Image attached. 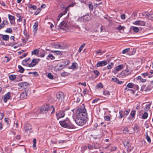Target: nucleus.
Here are the masks:
<instances>
[{
  "mask_svg": "<svg viewBox=\"0 0 153 153\" xmlns=\"http://www.w3.org/2000/svg\"><path fill=\"white\" fill-rule=\"evenodd\" d=\"M88 149L89 150H91L93 149H95L97 148H96L95 147V146H93L90 144L88 145Z\"/></svg>",
  "mask_w": 153,
  "mask_h": 153,
  "instance_id": "nucleus-39",
  "label": "nucleus"
},
{
  "mask_svg": "<svg viewBox=\"0 0 153 153\" xmlns=\"http://www.w3.org/2000/svg\"><path fill=\"white\" fill-rule=\"evenodd\" d=\"M17 16L19 17L18 19H17V21L19 22L21 21L22 19V17L18 14H17Z\"/></svg>",
  "mask_w": 153,
  "mask_h": 153,
  "instance_id": "nucleus-54",
  "label": "nucleus"
},
{
  "mask_svg": "<svg viewBox=\"0 0 153 153\" xmlns=\"http://www.w3.org/2000/svg\"><path fill=\"white\" fill-rule=\"evenodd\" d=\"M39 56L41 57H44L45 54V52L44 50H41L39 52V53H38Z\"/></svg>",
  "mask_w": 153,
  "mask_h": 153,
  "instance_id": "nucleus-24",
  "label": "nucleus"
},
{
  "mask_svg": "<svg viewBox=\"0 0 153 153\" xmlns=\"http://www.w3.org/2000/svg\"><path fill=\"white\" fill-rule=\"evenodd\" d=\"M16 76H18L17 77V78H16V80L17 82L22 81V75H21V74H20L19 75H16Z\"/></svg>",
  "mask_w": 153,
  "mask_h": 153,
  "instance_id": "nucleus-30",
  "label": "nucleus"
},
{
  "mask_svg": "<svg viewBox=\"0 0 153 153\" xmlns=\"http://www.w3.org/2000/svg\"><path fill=\"white\" fill-rule=\"evenodd\" d=\"M85 44L84 43H83L82 45L79 48V49L78 50V52H80L82 51L83 48L85 47Z\"/></svg>",
  "mask_w": 153,
  "mask_h": 153,
  "instance_id": "nucleus-42",
  "label": "nucleus"
},
{
  "mask_svg": "<svg viewBox=\"0 0 153 153\" xmlns=\"http://www.w3.org/2000/svg\"><path fill=\"white\" fill-rule=\"evenodd\" d=\"M147 18L149 20H153V16H146Z\"/></svg>",
  "mask_w": 153,
  "mask_h": 153,
  "instance_id": "nucleus-64",
  "label": "nucleus"
},
{
  "mask_svg": "<svg viewBox=\"0 0 153 153\" xmlns=\"http://www.w3.org/2000/svg\"><path fill=\"white\" fill-rule=\"evenodd\" d=\"M1 36L3 40L5 41H7L9 38V36L7 35H1Z\"/></svg>",
  "mask_w": 153,
  "mask_h": 153,
  "instance_id": "nucleus-26",
  "label": "nucleus"
},
{
  "mask_svg": "<svg viewBox=\"0 0 153 153\" xmlns=\"http://www.w3.org/2000/svg\"><path fill=\"white\" fill-rule=\"evenodd\" d=\"M133 30L135 32L137 33L139 31V29L136 27H133Z\"/></svg>",
  "mask_w": 153,
  "mask_h": 153,
  "instance_id": "nucleus-50",
  "label": "nucleus"
},
{
  "mask_svg": "<svg viewBox=\"0 0 153 153\" xmlns=\"http://www.w3.org/2000/svg\"><path fill=\"white\" fill-rule=\"evenodd\" d=\"M75 121L79 126H82L86 123L87 113L84 104L79 106L76 113Z\"/></svg>",
  "mask_w": 153,
  "mask_h": 153,
  "instance_id": "nucleus-1",
  "label": "nucleus"
},
{
  "mask_svg": "<svg viewBox=\"0 0 153 153\" xmlns=\"http://www.w3.org/2000/svg\"><path fill=\"white\" fill-rule=\"evenodd\" d=\"M18 68L19 69V71L21 73H23L24 72L25 70V69L22 66L20 65H19L18 66Z\"/></svg>",
  "mask_w": 153,
  "mask_h": 153,
  "instance_id": "nucleus-31",
  "label": "nucleus"
},
{
  "mask_svg": "<svg viewBox=\"0 0 153 153\" xmlns=\"http://www.w3.org/2000/svg\"><path fill=\"white\" fill-rule=\"evenodd\" d=\"M107 64L106 61H98L96 64L97 67H99L100 66H103Z\"/></svg>",
  "mask_w": 153,
  "mask_h": 153,
  "instance_id": "nucleus-8",
  "label": "nucleus"
},
{
  "mask_svg": "<svg viewBox=\"0 0 153 153\" xmlns=\"http://www.w3.org/2000/svg\"><path fill=\"white\" fill-rule=\"evenodd\" d=\"M23 33L24 35L25 36V39L27 41L28 38H29V35L27 33L26 30L25 29L24 30Z\"/></svg>",
  "mask_w": 153,
  "mask_h": 153,
  "instance_id": "nucleus-27",
  "label": "nucleus"
},
{
  "mask_svg": "<svg viewBox=\"0 0 153 153\" xmlns=\"http://www.w3.org/2000/svg\"><path fill=\"white\" fill-rule=\"evenodd\" d=\"M114 66V64L112 63H111L110 64H108L107 66V68L108 69H111Z\"/></svg>",
  "mask_w": 153,
  "mask_h": 153,
  "instance_id": "nucleus-43",
  "label": "nucleus"
},
{
  "mask_svg": "<svg viewBox=\"0 0 153 153\" xmlns=\"http://www.w3.org/2000/svg\"><path fill=\"white\" fill-rule=\"evenodd\" d=\"M124 146L126 147H128L129 146V141H125L123 142Z\"/></svg>",
  "mask_w": 153,
  "mask_h": 153,
  "instance_id": "nucleus-34",
  "label": "nucleus"
},
{
  "mask_svg": "<svg viewBox=\"0 0 153 153\" xmlns=\"http://www.w3.org/2000/svg\"><path fill=\"white\" fill-rule=\"evenodd\" d=\"M56 97L58 101L60 102H61L64 99V94L62 92H58L56 94Z\"/></svg>",
  "mask_w": 153,
  "mask_h": 153,
  "instance_id": "nucleus-4",
  "label": "nucleus"
},
{
  "mask_svg": "<svg viewBox=\"0 0 153 153\" xmlns=\"http://www.w3.org/2000/svg\"><path fill=\"white\" fill-rule=\"evenodd\" d=\"M41 10L40 8L37 9L36 11L35 12L34 15H38L40 12Z\"/></svg>",
  "mask_w": 153,
  "mask_h": 153,
  "instance_id": "nucleus-52",
  "label": "nucleus"
},
{
  "mask_svg": "<svg viewBox=\"0 0 153 153\" xmlns=\"http://www.w3.org/2000/svg\"><path fill=\"white\" fill-rule=\"evenodd\" d=\"M103 94L106 96H109L110 95V93L108 91L104 90L103 91Z\"/></svg>",
  "mask_w": 153,
  "mask_h": 153,
  "instance_id": "nucleus-40",
  "label": "nucleus"
},
{
  "mask_svg": "<svg viewBox=\"0 0 153 153\" xmlns=\"http://www.w3.org/2000/svg\"><path fill=\"white\" fill-rule=\"evenodd\" d=\"M151 106V104H146V107L145 108V110L146 111H148L149 110L150 108V107Z\"/></svg>",
  "mask_w": 153,
  "mask_h": 153,
  "instance_id": "nucleus-33",
  "label": "nucleus"
},
{
  "mask_svg": "<svg viewBox=\"0 0 153 153\" xmlns=\"http://www.w3.org/2000/svg\"><path fill=\"white\" fill-rule=\"evenodd\" d=\"M104 119L105 120L108 121H109L111 120V118L108 115L104 116Z\"/></svg>",
  "mask_w": 153,
  "mask_h": 153,
  "instance_id": "nucleus-46",
  "label": "nucleus"
},
{
  "mask_svg": "<svg viewBox=\"0 0 153 153\" xmlns=\"http://www.w3.org/2000/svg\"><path fill=\"white\" fill-rule=\"evenodd\" d=\"M6 33H12V30L11 27L7 28L5 31Z\"/></svg>",
  "mask_w": 153,
  "mask_h": 153,
  "instance_id": "nucleus-44",
  "label": "nucleus"
},
{
  "mask_svg": "<svg viewBox=\"0 0 153 153\" xmlns=\"http://www.w3.org/2000/svg\"><path fill=\"white\" fill-rule=\"evenodd\" d=\"M75 4V3H72L68 5L66 7V9H67L69 8L70 7H73L74 5Z\"/></svg>",
  "mask_w": 153,
  "mask_h": 153,
  "instance_id": "nucleus-55",
  "label": "nucleus"
},
{
  "mask_svg": "<svg viewBox=\"0 0 153 153\" xmlns=\"http://www.w3.org/2000/svg\"><path fill=\"white\" fill-rule=\"evenodd\" d=\"M28 7L29 8L32 9L33 10H36L37 9V7L36 5H33L31 4H29L28 6Z\"/></svg>",
  "mask_w": 153,
  "mask_h": 153,
  "instance_id": "nucleus-25",
  "label": "nucleus"
},
{
  "mask_svg": "<svg viewBox=\"0 0 153 153\" xmlns=\"http://www.w3.org/2000/svg\"><path fill=\"white\" fill-rule=\"evenodd\" d=\"M146 137L147 141L149 142L150 143L151 141V140L150 137L148 135L147 132L146 133Z\"/></svg>",
  "mask_w": 153,
  "mask_h": 153,
  "instance_id": "nucleus-37",
  "label": "nucleus"
},
{
  "mask_svg": "<svg viewBox=\"0 0 153 153\" xmlns=\"http://www.w3.org/2000/svg\"><path fill=\"white\" fill-rule=\"evenodd\" d=\"M48 77L50 79H53V76L51 73H49L48 75Z\"/></svg>",
  "mask_w": 153,
  "mask_h": 153,
  "instance_id": "nucleus-53",
  "label": "nucleus"
},
{
  "mask_svg": "<svg viewBox=\"0 0 153 153\" xmlns=\"http://www.w3.org/2000/svg\"><path fill=\"white\" fill-rule=\"evenodd\" d=\"M56 116L58 120L59 118L63 117L65 115V111L60 110L56 112Z\"/></svg>",
  "mask_w": 153,
  "mask_h": 153,
  "instance_id": "nucleus-5",
  "label": "nucleus"
},
{
  "mask_svg": "<svg viewBox=\"0 0 153 153\" xmlns=\"http://www.w3.org/2000/svg\"><path fill=\"white\" fill-rule=\"evenodd\" d=\"M88 7L92 11L93 9V6L90 4H89Z\"/></svg>",
  "mask_w": 153,
  "mask_h": 153,
  "instance_id": "nucleus-63",
  "label": "nucleus"
},
{
  "mask_svg": "<svg viewBox=\"0 0 153 153\" xmlns=\"http://www.w3.org/2000/svg\"><path fill=\"white\" fill-rule=\"evenodd\" d=\"M133 24L141 26H145L146 24L145 22L144 21L140 20H137Z\"/></svg>",
  "mask_w": 153,
  "mask_h": 153,
  "instance_id": "nucleus-10",
  "label": "nucleus"
},
{
  "mask_svg": "<svg viewBox=\"0 0 153 153\" xmlns=\"http://www.w3.org/2000/svg\"><path fill=\"white\" fill-rule=\"evenodd\" d=\"M52 46L53 48H59L62 49H64L63 46L59 45L58 43H54L52 44Z\"/></svg>",
  "mask_w": 153,
  "mask_h": 153,
  "instance_id": "nucleus-12",
  "label": "nucleus"
},
{
  "mask_svg": "<svg viewBox=\"0 0 153 153\" xmlns=\"http://www.w3.org/2000/svg\"><path fill=\"white\" fill-rule=\"evenodd\" d=\"M111 81L113 82H115L119 84H121L122 83V81H119V79L117 78L116 77L112 78L111 79Z\"/></svg>",
  "mask_w": 153,
  "mask_h": 153,
  "instance_id": "nucleus-20",
  "label": "nucleus"
},
{
  "mask_svg": "<svg viewBox=\"0 0 153 153\" xmlns=\"http://www.w3.org/2000/svg\"><path fill=\"white\" fill-rule=\"evenodd\" d=\"M123 110H121L119 111V114H120V115L118 117L119 119H121L123 117Z\"/></svg>",
  "mask_w": 153,
  "mask_h": 153,
  "instance_id": "nucleus-36",
  "label": "nucleus"
},
{
  "mask_svg": "<svg viewBox=\"0 0 153 153\" xmlns=\"http://www.w3.org/2000/svg\"><path fill=\"white\" fill-rule=\"evenodd\" d=\"M68 25L65 22L63 21L60 23L59 25V27L63 29H65L68 27Z\"/></svg>",
  "mask_w": 153,
  "mask_h": 153,
  "instance_id": "nucleus-9",
  "label": "nucleus"
},
{
  "mask_svg": "<svg viewBox=\"0 0 153 153\" xmlns=\"http://www.w3.org/2000/svg\"><path fill=\"white\" fill-rule=\"evenodd\" d=\"M59 123L61 126L64 128H73L74 127V125L71 122L68 118L63 120L60 121Z\"/></svg>",
  "mask_w": 153,
  "mask_h": 153,
  "instance_id": "nucleus-2",
  "label": "nucleus"
},
{
  "mask_svg": "<svg viewBox=\"0 0 153 153\" xmlns=\"http://www.w3.org/2000/svg\"><path fill=\"white\" fill-rule=\"evenodd\" d=\"M146 89V85H143L141 87V91H145Z\"/></svg>",
  "mask_w": 153,
  "mask_h": 153,
  "instance_id": "nucleus-58",
  "label": "nucleus"
},
{
  "mask_svg": "<svg viewBox=\"0 0 153 153\" xmlns=\"http://www.w3.org/2000/svg\"><path fill=\"white\" fill-rule=\"evenodd\" d=\"M27 97V94L25 91H23L22 92L21 94L20 98L21 100H23L24 99H25Z\"/></svg>",
  "mask_w": 153,
  "mask_h": 153,
  "instance_id": "nucleus-14",
  "label": "nucleus"
},
{
  "mask_svg": "<svg viewBox=\"0 0 153 153\" xmlns=\"http://www.w3.org/2000/svg\"><path fill=\"white\" fill-rule=\"evenodd\" d=\"M117 147L116 146H111V147L110 150L111 151H114L116 149Z\"/></svg>",
  "mask_w": 153,
  "mask_h": 153,
  "instance_id": "nucleus-60",
  "label": "nucleus"
},
{
  "mask_svg": "<svg viewBox=\"0 0 153 153\" xmlns=\"http://www.w3.org/2000/svg\"><path fill=\"white\" fill-rule=\"evenodd\" d=\"M125 28L124 26H122L121 25H120L117 28V29L119 31H120L122 30H123Z\"/></svg>",
  "mask_w": 153,
  "mask_h": 153,
  "instance_id": "nucleus-49",
  "label": "nucleus"
},
{
  "mask_svg": "<svg viewBox=\"0 0 153 153\" xmlns=\"http://www.w3.org/2000/svg\"><path fill=\"white\" fill-rule=\"evenodd\" d=\"M78 68V64L77 63H73L72 64V65L69 67V68L70 69L75 70L76 69Z\"/></svg>",
  "mask_w": 153,
  "mask_h": 153,
  "instance_id": "nucleus-16",
  "label": "nucleus"
},
{
  "mask_svg": "<svg viewBox=\"0 0 153 153\" xmlns=\"http://www.w3.org/2000/svg\"><path fill=\"white\" fill-rule=\"evenodd\" d=\"M84 21H89L91 19V17L90 16V14L88 13L87 14L84 16L82 17Z\"/></svg>",
  "mask_w": 153,
  "mask_h": 153,
  "instance_id": "nucleus-13",
  "label": "nucleus"
},
{
  "mask_svg": "<svg viewBox=\"0 0 153 153\" xmlns=\"http://www.w3.org/2000/svg\"><path fill=\"white\" fill-rule=\"evenodd\" d=\"M4 116V114L3 113H0V120L3 119Z\"/></svg>",
  "mask_w": 153,
  "mask_h": 153,
  "instance_id": "nucleus-61",
  "label": "nucleus"
},
{
  "mask_svg": "<svg viewBox=\"0 0 153 153\" xmlns=\"http://www.w3.org/2000/svg\"><path fill=\"white\" fill-rule=\"evenodd\" d=\"M134 84L132 83H129L127 85V87L129 88H132L134 86Z\"/></svg>",
  "mask_w": 153,
  "mask_h": 153,
  "instance_id": "nucleus-48",
  "label": "nucleus"
},
{
  "mask_svg": "<svg viewBox=\"0 0 153 153\" xmlns=\"http://www.w3.org/2000/svg\"><path fill=\"white\" fill-rule=\"evenodd\" d=\"M93 72L94 74L97 76H98L100 74L99 72L97 70H94Z\"/></svg>",
  "mask_w": 153,
  "mask_h": 153,
  "instance_id": "nucleus-59",
  "label": "nucleus"
},
{
  "mask_svg": "<svg viewBox=\"0 0 153 153\" xmlns=\"http://www.w3.org/2000/svg\"><path fill=\"white\" fill-rule=\"evenodd\" d=\"M55 68H58V69H56L58 70H61L65 67L62 63H59L56 66Z\"/></svg>",
  "mask_w": 153,
  "mask_h": 153,
  "instance_id": "nucleus-19",
  "label": "nucleus"
},
{
  "mask_svg": "<svg viewBox=\"0 0 153 153\" xmlns=\"http://www.w3.org/2000/svg\"><path fill=\"white\" fill-rule=\"evenodd\" d=\"M9 119L8 118H5L4 119L5 121L7 123V125L8 126H9L10 124L9 123Z\"/></svg>",
  "mask_w": 153,
  "mask_h": 153,
  "instance_id": "nucleus-57",
  "label": "nucleus"
},
{
  "mask_svg": "<svg viewBox=\"0 0 153 153\" xmlns=\"http://www.w3.org/2000/svg\"><path fill=\"white\" fill-rule=\"evenodd\" d=\"M123 66L122 65H119L117 66L116 68V70L117 71H119L123 68Z\"/></svg>",
  "mask_w": 153,
  "mask_h": 153,
  "instance_id": "nucleus-28",
  "label": "nucleus"
},
{
  "mask_svg": "<svg viewBox=\"0 0 153 153\" xmlns=\"http://www.w3.org/2000/svg\"><path fill=\"white\" fill-rule=\"evenodd\" d=\"M30 58H28L24 60L22 62V64L23 65L26 66L28 63V62H30Z\"/></svg>",
  "mask_w": 153,
  "mask_h": 153,
  "instance_id": "nucleus-18",
  "label": "nucleus"
},
{
  "mask_svg": "<svg viewBox=\"0 0 153 153\" xmlns=\"http://www.w3.org/2000/svg\"><path fill=\"white\" fill-rule=\"evenodd\" d=\"M152 87L151 85H149L147 86L146 87L145 91H149L150 90L152 89Z\"/></svg>",
  "mask_w": 153,
  "mask_h": 153,
  "instance_id": "nucleus-41",
  "label": "nucleus"
},
{
  "mask_svg": "<svg viewBox=\"0 0 153 153\" xmlns=\"http://www.w3.org/2000/svg\"><path fill=\"white\" fill-rule=\"evenodd\" d=\"M48 110V106L47 104L44 105L40 110V112L42 114L44 113L45 111Z\"/></svg>",
  "mask_w": 153,
  "mask_h": 153,
  "instance_id": "nucleus-6",
  "label": "nucleus"
},
{
  "mask_svg": "<svg viewBox=\"0 0 153 153\" xmlns=\"http://www.w3.org/2000/svg\"><path fill=\"white\" fill-rule=\"evenodd\" d=\"M136 114V111L135 110H132L131 113L130 115L132 117H134Z\"/></svg>",
  "mask_w": 153,
  "mask_h": 153,
  "instance_id": "nucleus-45",
  "label": "nucleus"
},
{
  "mask_svg": "<svg viewBox=\"0 0 153 153\" xmlns=\"http://www.w3.org/2000/svg\"><path fill=\"white\" fill-rule=\"evenodd\" d=\"M141 75L138 76L137 78L140 79V81L142 82H146L147 77H150L149 73L148 72L142 73L141 74Z\"/></svg>",
  "mask_w": 153,
  "mask_h": 153,
  "instance_id": "nucleus-3",
  "label": "nucleus"
},
{
  "mask_svg": "<svg viewBox=\"0 0 153 153\" xmlns=\"http://www.w3.org/2000/svg\"><path fill=\"white\" fill-rule=\"evenodd\" d=\"M70 63V61L69 60H66L62 62L61 63L63 65V66L65 67L66 66L69 64Z\"/></svg>",
  "mask_w": 153,
  "mask_h": 153,
  "instance_id": "nucleus-29",
  "label": "nucleus"
},
{
  "mask_svg": "<svg viewBox=\"0 0 153 153\" xmlns=\"http://www.w3.org/2000/svg\"><path fill=\"white\" fill-rule=\"evenodd\" d=\"M55 59V57L53 56V55L51 54H49L48 56V57L47 58V59H51V60L54 59Z\"/></svg>",
  "mask_w": 153,
  "mask_h": 153,
  "instance_id": "nucleus-32",
  "label": "nucleus"
},
{
  "mask_svg": "<svg viewBox=\"0 0 153 153\" xmlns=\"http://www.w3.org/2000/svg\"><path fill=\"white\" fill-rule=\"evenodd\" d=\"M130 50V48H128L124 49L122 51V52L123 53H125L127 52H128Z\"/></svg>",
  "mask_w": 153,
  "mask_h": 153,
  "instance_id": "nucleus-56",
  "label": "nucleus"
},
{
  "mask_svg": "<svg viewBox=\"0 0 153 153\" xmlns=\"http://www.w3.org/2000/svg\"><path fill=\"white\" fill-rule=\"evenodd\" d=\"M9 19L10 21V23L11 24H13V21L15 20V17L9 14L8 15Z\"/></svg>",
  "mask_w": 153,
  "mask_h": 153,
  "instance_id": "nucleus-23",
  "label": "nucleus"
},
{
  "mask_svg": "<svg viewBox=\"0 0 153 153\" xmlns=\"http://www.w3.org/2000/svg\"><path fill=\"white\" fill-rule=\"evenodd\" d=\"M39 50L38 49H35L33 51L31 52V54L32 55H35L37 53H39Z\"/></svg>",
  "mask_w": 153,
  "mask_h": 153,
  "instance_id": "nucleus-35",
  "label": "nucleus"
},
{
  "mask_svg": "<svg viewBox=\"0 0 153 153\" xmlns=\"http://www.w3.org/2000/svg\"><path fill=\"white\" fill-rule=\"evenodd\" d=\"M26 131L30 130L31 129V126L29 123L26 124L24 127Z\"/></svg>",
  "mask_w": 153,
  "mask_h": 153,
  "instance_id": "nucleus-21",
  "label": "nucleus"
},
{
  "mask_svg": "<svg viewBox=\"0 0 153 153\" xmlns=\"http://www.w3.org/2000/svg\"><path fill=\"white\" fill-rule=\"evenodd\" d=\"M148 117V114L147 112H145L142 116V118L144 119H145L147 118Z\"/></svg>",
  "mask_w": 153,
  "mask_h": 153,
  "instance_id": "nucleus-38",
  "label": "nucleus"
},
{
  "mask_svg": "<svg viewBox=\"0 0 153 153\" xmlns=\"http://www.w3.org/2000/svg\"><path fill=\"white\" fill-rule=\"evenodd\" d=\"M130 112V110L128 109L127 110H125L124 112V116H127L128 115V114L129 112Z\"/></svg>",
  "mask_w": 153,
  "mask_h": 153,
  "instance_id": "nucleus-51",
  "label": "nucleus"
},
{
  "mask_svg": "<svg viewBox=\"0 0 153 153\" xmlns=\"http://www.w3.org/2000/svg\"><path fill=\"white\" fill-rule=\"evenodd\" d=\"M33 147L35 148L36 146V139L34 138L33 140Z\"/></svg>",
  "mask_w": 153,
  "mask_h": 153,
  "instance_id": "nucleus-47",
  "label": "nucleus"
},
{
  "mask_svg": "<svg viewBox=\"0 0 153 153\" xmlns=\"http://www.w3.org/2000/svg\"><path fill=\"white\" fill-rule=\"evenodd\" d=\"M10 93L8 92L6 94H5L4 96V101L6 102H7V100L10 99L11 98L10 95Z\"/></svg>",
  "mask_w": 153,
  "mask_h": 153,
  "instance_id": "nucleus-11",
  "label": "nucleus"
},
{
  "mask_svg": "<svg viewBox=\"0 0 153 153\" xmlns=\"http://www.w3.org/2000/svg\"><path fill=\"white\" fill-rule=\"evenodd\" d=\"M36 59H33L31 61V63L28 65V66L30 67H32L35 66L36 63Z\"/></svg>",
  "mask_w": 153,
  "mask_h": 153,
  "instance_id": "nucleus-15",
  "label": "nucleus"
},
{
  "mask_svg": "<svg viewBox=\"0 0 153 153\" xmlns=\"http://www.w3.org/2000/svg\"><path fill=\"white\" fill-rule=\"evenodd\" d=\"M17 43H10L8 44L7 45L8 46H13L15 45H16Z\"/></svg>",
  "mask_w": 153,
  "mask_h": 153,
  "instance_id": "nucleus-62",
  "label": "nucleus"
},
{
  "mask_svg": "<svg viewBox=\"0 0 153 153\" xmlns=\"http://www.w3.org/2000/svg\"><path fill=\"white\" fill-rule=\"evenodd\" d=\"M18 85L20 88H24L26 89L28 86V84L26 82H22L19 83L18 84Z\"/></svg>",
  "mask_w": 153,
  "mask_h": 153,
  "instance_id": "nucleus-7",
  "label": "nucleus"
},
{
  "mask_svg": "<svg viewBox=\"0 0 153 153\" xmlns=\"http://www.w3.org/2000/svg\"><path fill=\"white\" fill-rule=\"evenodd\" d=\"M18 76H16V75L12 74L10 75L9 76V79L11 81H14L15 79H16Z\"/></svg>",
  "mask_w": 153,
  "mask_h": 153,
  "instance_id": "nucleus-22",
  "label": "nucleus"
},
{
  "mask_svg": "<svg viewBox=\"0 0 153 153\" xmlns=\"http://www.w3.org/2000/svg\"><path fill=\"white\" fill-rule=\"evenodd\" d=\"M38 22H35L34 25L33 26V32H34V34H35V33H36V31L38 29Z\"/></svg>",
  "mask_w": 153,
  "mask_h": 153,
  "instance_id": "nucleus-17",
  "label": "nucleus"
}]
</instances>
